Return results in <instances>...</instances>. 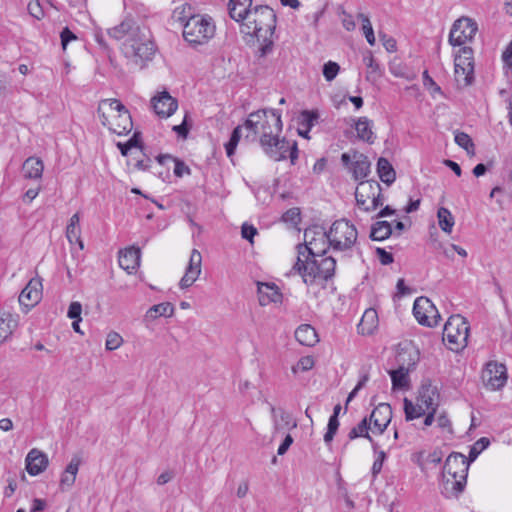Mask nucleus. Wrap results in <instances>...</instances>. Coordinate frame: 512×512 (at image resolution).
<instances>
[{"instance_id": "obj_50", "label": "nucleus", "mask_w": 512, "mask_h": 512, "mask_svg": "<svg viewBox=\"0 0 512 512\" xmlns=\"http://www.w3.org/2000/svg\"><path fill=\"white\" fill-rule=\"evenodd\" d=\"M338 428L339 420L336 418V416H330L327 426V432L324 435L325 443H330L333 440Z\"/></svg>"}, {"instance_id": "obj_52", "label": "nucleus", "mask_w": 512, "mask_h": 512, "mask_svg": "<svg viewBox=\"0 0 512 512\" xmlns=\"http://www.w3.org/2000/svg\"><path fill=\"white\" fill-rule=\"evenodd\" d=\"M317 115L311 111H303L300 115V124L301 126L310 130L314 125V121L316 120Z\"/></svg>"}, {"instance_id": "obj_47", "label": "nucleus", "mask_w": 512, "mask_h": 512, "mask_svg": "<svg viewBox=\"0 0 512 512\" xmlns=\"http://www.w3.org/2000/svg\"><path fill=\"white\" fill-rule=\"evenodd\" d=\"M315 361L311 356L301 357L298 362L292 367V373L298 374L299 372H306L314 367Z\"/></svg>"}, {"instance_id": "obj_25", "label": "nucleus", "mask_w": 512, "mask_h": 512, "mask_svg": "<svg viewBox=\"0 0 512 512\" xmlns=\"http://www.w3.org/2000/svg\"><path fill=\"white\" fill-rule=\"evenodd\" d=\"M252 0H230L228 4L229 15L240 26L246 21L247 16L252 12Z\"/></svg>"}, {"instance_id": "obj_42", "label": "nucleus", "mask_w": 512, "mask_h": 512, "mask_svg": "<svg viewBox=\"0 0 512 512\" xmlns=\"http://www.w3.org/2000/svg\"><path fill=\"white\" fill-rule=\"evenodd\" d=\"M358 18L362 22V31H363V34H364L367 42L371 46L375 45L376 39H375L374 30H373V27H372L369 17L367 15L361 13L358 15Z\"/></svg>"}, {"instance_id": "obj_10", "label": "nucleus", "mask_w": 512, "mask_h": 512, "mask_svg": "<svg viewBox=\"0 0 512 512\" xmlns=\"http://www.w3.org/2000/svg\"><path fill=\"white\" fill-rule=\"evenodd\" d=\"M355 198L357 206L364 212L376 210L383 204L380 184L374 180L360 182L355 191Z\"/></svg>"}, {"instance_id": "obj_35", "label": "nucleus", "mask_w": 512, "mask_h": 512, "mask_svg": "<svg viewBox=\"0 0 512 512\" xmlns=\"http://www.w3.org/2000/svg\"><path fill=\"white\" fill-rule=\"evenodd\" d=\"M437 219L440 229L450 234L455 225V219L452 213L445 207H440L437 211Z\"/></svg>"}, {"instance_id": "obj_48", "label": "nucleus", "mask_w": 512, "mask_h": 512, "mask_svg": "<svg viewBox=\"0 0 512 512\" xmlns=\"http://www.w3.org/2000/svg\"><path fill=\"white\" fill-rule=\"evenodd\" d=\"M340 71V66L334 61H328L323 66V76L326 81H333Z\"/></svg>"}, {"instance_id": "obj_45", "label": "nucleus", "mask_w": 512, "mask_h": 512, "mask_svg": "<svg viewBox=\"0 0 512 512\" xmlns=\"http://www.w3.org/2000/svg\"><path fill=\"white\" fill-rule=\"evenodd\" d=\"M490 444V440L487 437L478 439L470 448L469 461H474L478 455L485 450Z\"/></svg>"}, {"instance_id": "obj_63", "label": "nucleus", "mask_w": 512, "mask_h": 512, "mask_svg": "<svg viewBox=\"0 0 512 512\" xmlns=\"http://www.w3.org/2000/svg\"><path fill=\"white\" fill-rule=\"evenodd\" d=\"M39 192L40 187L28 189L23 196V201L25 203H31L38 196Z\"/></svg>"}, {"instance_id": "obj_61", "label": "nucleus", "mask_w": 512, "mask_h": 512, "mask_svg": "<svg viewBox=\"0 0 512 512\" xmlns=\"http://www.w3.org/2000/svg\"><path fill=\"white\" fill-rule=\"evenodd\" d=\"M381 40L388 52H394L396 50V41L393 38L381 35Z\"/></svg>"}, {"instance_id": "obj_43", "label": "nucleus", "mask_w": 512, "mask_h": 512, "mask_svg": "<svg viewBox=\"0 0 512 512\" xmlns=\"http://www.w3.org/2000/svg\"><path fill=\"white\" fill-rule=\"evenodd\" d=\"M124 343L123 337L116 331H110L106 336L105 349L107 351H115Z\"/></svg>"}, {"instance_id": "obj_36", "label": "nucleus", "mask_w": 512, "mask_h": 512, "mask_svg": "<svg viewBox=\"0 0 512 512\" xmlns=\"http://www.w3.org/2000/svg\"><path fill=\"white\" fill-rule=\"evenodd\" d=\"M372 428L373 426L369 422L368 418L365 417L355 427H353L350 430L348 438L350 440H354L359 437H364L373 443V440L369 435V431H372Z\"/></svg>"}, {"instance_id": "obj_37", "label": "nucleus", "mask_w": 512, "mask_h": 512, "mask_svg": "<svg viewBox=\"0 0 512 512\" xmlns=\"http://www.w3.org/2000/svg\"><path fill=\"white\" fill-rule=\"evenodd\" d=\"M403 403H404L405 418L407 421L417 419V418L425 415L427 412V410L424 409V407L421 406L417 400L414 403L411 400H409L408 398H405Z\"/></svg>"}, {"instance_id": "obj_9", "label": "nucleus", "mask_w": 512, "mask_h": 512, "mask_svg": "<svg viewBox=\"0 0 512 512\" xmlns=\"http://www.w3.org/2000/svg\"><path fill=\"white\" fill-rule=\"evenodd\" d=\"M327 233L329 245L335 251L350 250L358 237L355 226L344 219L335 221Z\"/></svg>"}, {"instance_id": "obj_59", "label": "nucleus", "mask_w": 512, "mask_h": 512, "mask_svg": "<svg viewBox=\"0 0 512 512\" xmlns=\"http://www.w3.org/2000/svg\"><path fill=\"white\" fill-rule=\"evenodd\" d=\"M436 421L439 428L451 431V422L446 413H440Z\"/></svg>"}, {"instance_id": "obj_23", "label": "nucleus", "mask_w": 512, "mask_h": 512, "mask_svg": "<svg viewBox=\"0 0 512 512\" xmlns=\"http://www.w3.org/2000/svg\"><path fill=\"white\" fill-rule=\"evenodd\" d=\"M145 29L146 27H141L137 25L133 19L127 18L124 21H122L119 25L109 29L108 34L116 40H120L123 38L128 39L129 37L136 36L138 34V31Z\"/></svg>"}, {"instance_id": "obj_14", "label": "nucleus", "mask_w": 512, "mask_h": 512, "mask_svg": "<svg viewBox=\"0 0 512 512\" xmlns=\"http://www.w3.org/2000/svg\"><path fill=\"white\" fill-rule=\"evenodd\" d=\"M482 382L490 391L502 389L507 382L506 366L495 361L488 362L482 371Z\"/></svg>"}, {"instance_id": "obj_20", "label": "nucleus", "mask_w": 512, "mask_h": 512, "mask_svg": "<svg viewBox=\"0 0 512 512\" xmlns=\"http://www.w3.org/2000/svg\"><path fill=\"white\" fill-rule=\"evenodd\" d=\"M154 112L162 118H168L176 111L178 102L167 91L155 95L151 99Z\"/></svg>"}, {"instance_id": "obj_55", "label": "nucleus", "mask_w": 512, "mask_h": 512, "mask_svg": "<svg viewBox=\"0 0 512 512\" xmlns=\"http://www.w3.org/2000/svg\"><path fill=\"white\" fill-rule=\"evenodd\" d=\"M369 380V376L368 374H363L360 378V380L358 381L357 385L355 386V388L350 392V394L348 395L347 397V403H349L358 393V391L360 389H362L366 383L368 382Z\"/></svg>"}, {"instance_id": "obj_13", "label": "nucleus", "mask_w": 512, "mask_h": 512, "mask_svg": "<svg viewBox=\"0 0 512 512\" xmlns=\"http://www.w3.org/2000/svg\"><path fill=\"white\" fill-rule=\"evenodd\" d=\"M476 22L468 17L456 20L451 28L449 43L453 46H461L471 41L477 32Z\"/></svg>"}, {"instance_id": "obj_24", "label": "nucleus", "mask_w": 512, "mask_h": 512, "mask_svg": "<svg viewBox=\"0 0 512 512\" xmlns=\"http://www.w3.org/2000/svg\"><path fill=\"white\" fill-rule=\"evenodd\" d=\"M417 401L426 410H437L439 393L437 387L431 384H423L418 392Z\"/></svg>"}, {"instance_id": "obj_26", "label": "nucleus", "mask_w": 512, "mask_h": 512, "mask_svg": "<svg viewBox=\"0 0 512 512\" xmlns=\"http://www.w3.org/2000/svg\"><path fill=\"white\" fill-rule=\"evenodd\" d=\"M81 460L75 456L71 459L70 463L66 466L60 478V489L62 491L70 489L76 480Z\"/></svg>"}, {"instance_id": "obj_57", "label": "nucleus", "mask_w": 512, "mask_h": 512, "mask_svg": "<svg viewBox=\"0 0 512 512\" xmlns=\"http://www.w3.org/2000/svg\"><path fill=\"white\" fill-rule=\"evenodd\" d=\"M257 230L252 225L243 224L241 229V234L244 239L249 240L251 243L253 242V237L256 235Z\"/></svg>"}, {"instance_id": "obj_53", "label": "nucleus", "mask_w": 512, "mask_h": 512, "mask_svg": "<svg viewBox=\"0 0 512 512\" xmlns=\"http://www.w3.org/2000/svg\"><path fill=\"white\" fill-rule=\"evenodd\" d=\"M81 312L82 305L79 302L75 301L70 304L67 316L70 319L81 321Z\"/></svg>"}, {"instance_id": "obj_7", "label": "nucleus", "mask_w": 512, "mask_h": 512, "mask_svg": "<svg viewBox=\"0 0 512 512\" xmlns=\"http://www.w3.org/2000/svg\"><path fill=\"white\" fill-rule=\"evenodd\" d=\"M470 326L461 315H452L448 318L443 329V341L452 351L462 350L467 346Z\"/></svg>"}, {"instance_id": "obj_41", "label": "nucleus", "mask_w": 512, "mask_h": 512, "mask_svg": "<svg viewBox=\"0 0 512 512\" xmlns=\"http://www.w3.org/2000/svg\"><path fill=\"white\" fill-rule=\"evenodd\" d=\"M455 142L461 148L466 150L467 154L470 156L475 155V147L471 137L464 132H457L455 134Z\"/></svg>"}, {"instance_id": "obj_38", "label": "nucleus", "mask_w": 512, "mask_h": 512, "mask_svg": "<svg viewBox=\"0 0 512 512\" xmlns=\"http://www.w3.org/2000/svg\"><path fill=\"white\" fill-rule=\"evenodd\" d=\"M391 234L392 228L390 223L387 221H378L372 226L370 237L376 241H383Z\"/></svg>"}, {"instance_id": "obj_30", "label": "nucleus", "mask_w": 512, "mask_h": 512, "mask_svg": "<svg viewBox=\"0 0 512 512\" xmlns=\"http://www.w3.org/2000/svg\"><path fill=\"white\" fill-rule=\"evenodd\" d=\"M378 327V314L375 309H367L358 324V332L362 335H371Z\"/></svg>"}, {"instance_id": "obj_60", "label": "nucleus", "mask_w": 512, "mask_h": 512, "mask_svg": "<svg viewBox=\"0 0 512 512\" xmlns=\"http://www.w3.org/2000/svg\"><path fill=\"white\" fill-rule=\"evenodd\" d=\"M364 62L369 69V73H377L379 71V65L375 62L371 53L364 57Z\"/></svg>"}, {"instance_id": "obj_17", "label": "nucleus", "mask_w": 512, "mask_h": 512, "mask_svg": "<svg viewBox=\"0 0 512 512\" xmlns=\"http://www.w3.org/2000/svg\"><path fill=\"white\" fill-rule=\"evenodd\" d=\"M341 160L344 166L349 167L355 179H362L368 175L370 163L363 154L355 151L352 156L349 153H343Z\"/></svg>"}, {"instance_id": "obj_21", "label": "nucleus", "mask_w": 512, "mask_h": 512, "mask_svg": "<svg viewBox=\"0 0 512 512\" xmlns=\"http://www.w3.org/2000/svg\"><path fill=\"white\" fill-rule=\"evenodd\" d=\"M48 464V456L37 448L31 449L25 458L26 470L31 476H37L44 472Z\"/></svg>"}, {"instance_id": "obj_15", "label": "nucleus", "mask_w": 512, "mask_h": 512, "mask_svg": "<svg viewBox=\"0 0 512 512\" xmlns=\"http://www.w3.org/2000/svg\"><path fill=\"white\" fill-rule=\"evenodd\" d=\"M42 297V282L39 278L31 279L19 295V303L25 313L34 307Z\"/></svg>"}, {"instance_id": "obj_51", "label": "nucleus", "mask_w": 512, "mask_h": 512, "mask_svg": "<svg viewBox=\"0 0 512 512\" xmlns=\"http://www.w3.org/2000/svg\"><path fill=\"white\" fill-rule=\"evenodd\" d=\"M29 14L36 18L37 20H40L44 17V11L40 5L39 0H32L28 3L27 6Z\"/></svg>"}, {"instance_id": "obj_33", "label": "nucleus", "mask_w": 512, "mask_h": 512, "mask_svg": "<svg viewBox=\"0 0 512 512\" xmlns=\"http://www.w3.org/2000/svg\"><path fill=\"white\" fill-rule=\"evenodd\" d=\"M392 380L393 389H407L409 387V369L400 366L396 370L389 372Z\"/></svg>"}, {"instance_id": "obj_31", "label": "nucleus", "mask_w": 512, "mask_h": 512, "mask_svg": "<svg viewBox=\"0 0 512 512\" xmlns=\"http://www.w3.org/2000/svg\"><path fill=\"white\" fill-rule=\"evenodd\" d=\"M295 339L304 346L312 347L318 343L316 330L309 324H302L295 330Z\"/></svg>"}, {"instance_id": "obj_64", "label": "nucleus", "mask_w": 512, "mask_h": 512, "mask_svg": "<svg viewBox=\"0 0 512 512\" xmlns=\"http://www.w3.org/2000/svg\"><path fill=\"white\" fill-rule=\"evenodd\" d=\"M248 491H249L248 482L243 481L238 485L236 495L238 498H244L247 495Z\"/></svg>"}, {"instance_id": "obj_19", "label": "nucleus", "mask_w": 512, "mask_h": 512, "mask_svg": "<svg viewBox=\"0 0 512 512\" xmlns=\"http://www.w3.org/2000/svg\"><path fill=\"white\" fill-rule=\"evenodd\" d=\"M257 295L260 306L281 304L283 295L275 283L257 282Z\"/></svg>"}, {"instance_id": "obj_29", "label": "nucleus", "mask_w": 512, "mask_h": 512, "mask_svg": "<svg viewBox=\"0 0 512 512\" xmlns=\"http://www.w3.org/2000/svg\"><path fill=\"white\" fill-rule=\"evenodd\" d=\"M175 308L173 304L170 302H163L160 304L153 305L150 307L145 315H144V321L146 322H153L159 317H167L170 318L174 315Z\"/></svg>"}, {"instance_id": "obj_62", "label": "nucleus", "mask_w": 512, "mask_h": 512, "mask_svg": "<svg viewBox=\"0 0 512 512\" xmlns=\"http://www.w3.org/2000/svg\"><path fill=\"white\" fill-rule=\"evenodd\" d=\"M292 443H293L292 436L289 434L286 435L284 441L281 443V445L278 448V451H277L278 455H284Z\"/></svg>"}, {"instance_id": "obj_5", "label": "nucleus", "mask_w": 512, "mask_h": 512, "mask_svg": "<svg viewBox=\"0 0 512 512\" xmlns=\"http://www.w3.org/2000/svg\"><path fill=\"white\" fill-rule=\"evenodd\" d=\"M124 56L134 65L142 68L146 62L152 60L156 47L151 38L150 31H138L134 37L125 40L122 46Z\"/></svg>"}, {"instance_id": "obj_1", "label": "nucleus", "mask_w": 512, "mask_h": 512, "mask_svg": "<svg viewBox=\"0 0 512 512\" xmlns=\"http://www.w3.org/2000/svg\"><path fill=\"white\" fill-rule=\"evenodd\" d=\"M305 244L298 247V258L292 270L297 272L304 283L311 285L316 281H326L335 273L336 260L326 256L330 246L328 233L321 227L305 230Z\"/></svg>"}, {"instance_id": "obj_39", "label": "nucleus", "mask_w": 512, "mask_h": 512, "mask_svg": "<svg viewBox=\"0 0 512 512\" xmlns=\"http://www.w3.org/2000/svg\"><path fill=\"white\" fill-rule=\"evenodd\" d=\"M271 413L276 428H280L282 425L289 426L291 424L293 427L296 426V423H292V417L288 412L282 409L277 410L274 407H272Z\"/></svg>"}, {"instance_id": "obj_22", "label": "nucleus", "mask_w": 512, "mask_h": 512, "mask_svg": "<svg viewBox=\"0 0 512 512\" xmlns=\"http://www.w3.org/2000/svg\"><path fill=\"white\" fill-rule=\"evenodd\" d=\"M141 251L140 248L131 246L120 250L119 252V265L128 274L136 272L140 266Z\"/></svg>"}, {"instance_id": "obj_56", "label": "nucleus", "mask_w": 512, "mask_h": 512, "mask_svg": "<svg viewBox=\"0 0 512 512\" xmlns=\"http://www.w3.org/2000/svg\"><path fill=\"white\" fill-rule=\"evenodd\" d=\"M376 254L378 256V259H379L380 263L383 264V265H388V264H391L393 262L392 254L387 252L386 250H384L382 248H377L376 249Z\"/></svg>"}, {"instance_id": "obj_4", "label": "nucleus", "mask_w": 512, "mask_h": 512, "mask_svg": "<svg viewBox=\"0 0 512 512\" xmlns=\"http://www.w3.org/2000/svg\"><path fill=\"white\" fill-rule=\"evenodd\" d=\"M97 112L102 125L117 135L127 134L133 128L129 111L117 99L101 100Z\"/></svg>"}, {"instance_id": "obj_16", "label": "nucleus", "mask_w": 512, "mask_h": 512, "mask_svg": "<svg viewBox=\"0 0 512 512\" xmlns=\"http://www.w3.org/2000/svg\"><path fill=\"white\" fill-rule=\"evenodd\" d=\"M202 271V255L197 249H193L190 254L185 273L179 282L181 289L191 287L199 278Z\"/></svg>"}, {"instance_id": "obj_27", "label": "nucleus", "mask_w": 512, "mask_h": 512, "mask_svg": "<svg viewBox=\"0 0 512 512\" xmlns=\"http://www.w3.org/2000/svg\"><path fill=\"white\" fill-rule=\"evenodd\" d=\"M18 326V318L13 314L0 311V344L7 341Z\"/></svg>"}, {"instance_id": "obj_44", "label": "nucleus", "mask_w": 512, "mask_h": 512, "mask_svg": "<svg viewBox=\"0 0 512 512\" xmlns=\"http://www.w3.org/2000/svg\"><path fill=\"white\" fill-rule=\"evenodd\" d=\"M160 163H164L166 160H170L174 162V174L177 177H182L185 174H190L189 167L182 161L172 158L169 155L160 156L158 158Z\"/></svg>"}, {"instance_id": "obj_32", "label": "nucleus", "mask_w": 512, "mask_h": 512, "mask_svg": "<svg viewBox=\"0 0 512 512\" xmlns=\"http://www.w3.org/2000/svg\"><path fill=\"white\" fill-rule=\"evenodd\" d=\"M372 126V121H370L367 117L358 118L355 122V130L357 132L358 138L368 143H373L375 136L372 131Z\"/></svg>"}, {"instance_id": "obj_46", "label": "nucleus", "mask_w": 512, "mask_h": 512, "mask_svg": "<svg viewBox=\"0 0 512 512\" xmlns=\"http://www.w3.org/2000/svg\"><path fill=\"white\" fill-rule=\"evenodd\" d=\"M243 128H244L243 126H237L233 130L229 142L225 145V149H226V153H227L228 157H232L233 156V154L235 152V149H236V147L238 145V142L240 140L241 132H242Z\"/></svg>"}, {"instance_id": "obj_49", "label": "nucleus", "mask_w": 512, "mask_h": 512, "mask_svg": "<svg viewBox=\"0 0 512 512\" xmlns=\"http://www.w3.org/2000/svg\"><path fill=\"white\" fill-rule=\"evenodd\" d=\"M66 237L70 244L77 243L81 250L84 249V243L81 239V229L80 227H67L66 228Z\"/></svg>"}, {"instance_id": "obj_11", "label": "nucleus", "mask_w": 512, "mask_h": 512, "mask_svg": "<svg viewBox=\"0 0 512 512\" xmlns=\"http://www.w3.org/2000/svg\"><path fill=\"white\" fill-rule=\"evenodd\" d=\"M455 80L460 86H468L472 83L474 73L473 52L469 47L458 50L454 59Z\"/></svg>"}, {"instance_id": "obj_28", "label": "nucleus", "mask_w": 512, "mask_h": 512, "mask_svg": "<svg viewBox=\"0 0 512 512\" xmlns=\"http://www.w3.org/2000/svg\"><path fill=\"white\" fill-rule=\"evenodd\" d=\"M44 163L38 157L27 158L22 165V173L25 179L39 180L42 178Z\"/></svg>"}, {"instance_id": "obj_2", "label": "nucleus", "mask_w": 512, "mask_h": 512, "mask_svg": "<svg viewBox=\"0 0 512 512\" xmlns=\"http://www.w3.org/2000/svg\"><path fill=\"white\" fill-rule=\"evenodd\" d=\"M248 131L246 138L253 141L259 138L264 152L274 161L290 158L293 164L297 159L296 142L280 139L282 121L280 114L274 109H262L249 114L244 125Z\"/></svg>"}, {"instance_id": "obj_40", "label": "nucleus", "mask_w": 512, "mask_h": 512, "mask_svg": "<svg viewBox=\"0 0 512 512\" xmlns=\"http://www.w3.org/2000/svg\"><path fill=\"white\" fill-rule=\"evenodd\" d=\"M195 15L196 14H194L192 6L188 3L181 4L173 11V17L183 26L187 20H189L191 17H194Z\"/></svg>"}, {"instance_id": "obj_58", "label": "nucleus", "mask_w": 512, "mask_h": 512, "mask_svg": "<svg viewBox=\"0 0 512 512\" xmlns=\"http://www.w3.org/2000/svg\"><path fill=\"white\" fill-rule=\"evenodd\" d=\"M60 37H61V44H62L63 49H66L68 43L71 40L76 39V36L74 35V33L72 31H70L68 28H64L62 30Z\"/></svg>"}, {"instance_id": "obj_18", "label": "nucleus", "mask_w": 512, "mask_h": 512, "mask_svg": "<svg viewBox=\"0 0 512 512\" xmlns=\"http://www.w3.org/2000/svg\"><path fill=\"white\" fill-rule=\"evenodd\" d=\"M392 419V408L387 403H381L374 408L370 417L369 422L373 426L372 432L382 434Z\"/></svg>"}, {"instance_id": "obj_54", "label": "nucleus", "mask_w": 512, "mask_h": 512, "mask_svg": "<svg viewBox=\"0 0 512 512\" xmlns=\"http://www.w3.org/2000/svg\"><path fill=\"white\" fill-rule=\"evenodd\" d=\"M385 458H386V454H385L384 451H379L377 453V457L374 460V463H373V466H372V474H373V476H376L377 474L380 473Z\"/></svg>"}, {"instance_id": "obj_34", "label": "nucleus", "mask_w": 512, "mask_h": 512, "mask_svg": "<svg viewBox=\"0 0 512 512\" xmlns=\"http://www.w3.org/2000/svg\"><path fill=\"white\" fill-rule=\"evenodd\" d=\"M377 172L382 182L389 185L395 181V171L387 159L379 158Z\"/></svg>"}, {"instance_id": "obj_3", "label": "nucleus", "mask_w": 512, "mask_h": 512, "mask_svg": "<svg viewBox=\"0 0 512 512\" xmlns=\"http://www.w3.org/2000/svg\"><path fill=\"white\" fill-rule=\"evenodd\" d=\"M276 26V14L268 6H256L240 26V31L255 37L260 45L261 55L267 54L272 48V36Z\"/></svg>"}, {"instance_id": "obj_6", "label": "nucleus", "mask_w": 512, "mask_h": 512, "mask_svg": "<svg viewBox=\"0 0 512 512\" xmlns=\"http://www.w3.org/2000/svg\"><path fill=\"white\" fill-rule=\"evenodd\" d=\"M216 24L207 14H196L184 23L183 38L191 46L205 45L214 36Z\"/></svg>"}, {"instance_id": "obj_12", "label": "nucleus", "mask_w": 512, "mask_h": 512, "mask_svg": "<svg viewBox=\"0 0 512 512\" xmlns=\"http://www.w3.org/2000/svg\"><path fill=\"white\" fill-rule=\"evenodd\" d=\"M413 314L419 324L427 327H435L441 318L432 301L423 296L414 301Z\"/></svg>"}, {"instance_id": "obj_8", "label": "nucleus", "mask_w": 512, "mask_h": 512, "mask_svg": "<svg viewBox=\"0 0 512 512\" xmlns=\"http://www.w3.org/2000/svg\"><path fill=\"white\" fill-rule=\"evenodd\" d=\"M470 461L461 453L450 454L444 464L443 473L446 483L451 484L456 492H462L468 473Z\"/></svg>"}]
</instances>
